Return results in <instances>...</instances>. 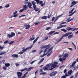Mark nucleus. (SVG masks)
<instances>
[{
    "instance_id": "a878e982",
    "label": "nucleus",
    "mask_w": 78,
    "mask_h": 78,
    "mask_svg": "<svg viewBox=\"0 0 78 78\" xmlns=\"http://www.w3.org/2000/svg\"><path fill=\"white\" fill-rule=\"evenodd\" d=\"M5 67H9L10 66V64L5 63Z\"/></svg>"
},
{
    "instance_id": "4468645a",
    "label": "nucleus",
    "mask_w": 78,
    "mask_h": 78,
    "mask_svg": "<svg viewBox=\"0 0 78 78\" xmlns=\"http://www.w3.org/2000/svg\"><path fill=\"white\" fill-rule=\"evenodd\" d=\"M44 59H44V58H42L41 59L40 61L38 62V64H41V63H42V62H43V61H44Z\"/></svg>"
},
{
    "instance_id": "c9c22d12",
    "label": "nucleus",
    "mask_w": 78,
    "mask_h": 78,
    "mask_svg": "<svg viewBox=\"0 0 78 78\" xmlns=\"http://www.w3.org/2000/svg\"><path fill=\"white\" fill-rule=\"evenodd\" d=\"M27 50H28V49L27 48H26L23 50L22 51H23V53H24V52H25V51H27Z\"/></svg>"
},
{
    "instance_id": "e433bc0d",
    "label": "nucleus",
    "mask_w": 78,
    "mask_h": 78,
    "mask_svg": "<svg viewBox=\"0 0 78 78\" xmlns=\"http://www.w3.org/2000/svg\"><path fill=\"white\" fill-rule=\"evenodd\" d=\"M9 6H10V5L9 4H7L5 6V7L6 8H9Z\"/></svg>"
},
{
    "instance_id": "6e6552de",
    "label": "nucleus",
    "mask_w": 78,
    "mask_h": 78,
    "mask_svg": "<svg viewBox=\"0 0 78 78\" xmlns=\"http://www.w3.org/2000/svg\"><path fill=\"white\" fill-rule=\"evenodd\" d=\"M78 1L76 2L75 1H73L72 3H71V5L70 6V7H72V6H74L75 5H76V3H78Z\"/></svg>"
},
{
    "instance_id": "bf43d9fd",
    "label": "nucleus",
    "mask_w": 78,
    "mask_h": 78,
    "mask_svg": "<svg viewBox=\"0 0 78 78\" xmlns=\"http://www.w3.org/2000/svg\"><path fill=\"white\" fill-rule=\"evenodd\" d=\"M44 5H45V3H44L43 4L42 3L41 4V6H43Z\"/></svg>"
},
{
    "instance_id": "6e6d98bb",
    "label": "nucleus",
    "mask_w": 78,
    "mask_h": 78,
    "mask_svg": "<svg viewBox=\"0 0 78 78\" xmlns=\"http://www.w3.org/2000/svg\"><path fill=\"white\" fill-rule=\"evenodd\" d=\"M23 51H22V52H19L18 54L19 55H22V54H23Z\"/></svg>"
},
{
    "instance_id": "5701e85b",
    "label": "nucleus",
    "mask_w": 78,
    "mask_h": 78,
    "mask_svg": "<svg viewBox=\"0 0 78 78\" xmlns=\"http://www.w3.org/2000/svg\"><path fill=\"white\" fill-rule=\"evenodd\" d=\"M66 30H68V31H70V30H73V28H71L70 27H68L66 28Z\"/></svg>"
},
{
    "instance_id": "49530a36",
    "label": "nucleus",
    "mask_w": 78,
    "mask_h": 78,
    "mask_svg": "<svg viewBox=\"0 0 78 78\" xmlns=\"http://www.w3.org/2000/svg\"><path fill=\"white\" fill-rule=\"evenodd\" d=\"M37 60H35L34 61H32V62H31L30 64H33V63H34V62H36V61H37Z\"/></svg>"
},
{
    "instance_id": "f704fd0d",
    "label": "nucleus",
    "mask_w": 78,
    "mask_h": 78,
    "mask_svg": "<svg viewBox=\"0 0 78 78\" xmlns=\"http://www.w3.org/2000/svg\"><path fill=\"white\" fill-rule=\"evenodd\" d=\"M55 32V31H51L49 32V34H50V35H51V34H52L53 33H54Z\"/></svg>"
},
{
    "instance_id": "aec40b11",
    "label": "nucleus",
    "mask_w": 78,
    "mask_h": 78,
    "mask_svg": "<svg viewBox=\"0 0 78 78\" xmlns=\"http://www.w3.org/2000/svg\"><path fill=\"white\" fill-rule=\"evenodd\" d=\"M6 53V52L5 51H2L0 53V56L1 55H4Z\"/></svg>"
},
{
    "instance_id": "37998d69",
    "label": "nucleus",
    "mask_w": 78,
    "mask_h": 78,
    "mask_svg": "<svg viewBox=\"0 0 78 78\" xmlns=\"http://www.w3.org/2000/svg\"><path fill=\"white\" fill-rule=\"evenodd\" d=\"M52 27H46L45 29L46 30H48L49 29H51Z\"/></svg>"
},
{
    "instance_id": "774afa93",
    "label": "nucleus",
    "mask_w": 78,
    "mask_h": 78,
    "mask_svg": "<svg viewBox=\"0 0 78 78\" xmlns=\"http://www.w3.org/2000/svg\"><path fill=\"white\" fill-rule=\"evenodd\" d=\"M66 76H65L64 75L63 76L61 77V78H66Z\"/></svg>"
},
{
    "instance_id": "7c9ffc66",
    "label": "nucleus",
    "mask_w": 78,
    "mask_h": 78,
    "mask_svg": "<svg viewBox=\"0 0 78 78\" xmlns=\"http://www.w3.org/2000/svg\"><path fill=\"white\" fill-rule=\"evenodd\" d=\"M27 69H28V68H25L22 69L20 70V71L21 72H23V71H25V70H27Z\"/></svg>"
},
{
    "instance_id": "e2e57ef3",
    "label": "nucleus",
    "mask_w": 78,
    "mask_h": 78,
    "mask_svg": "<svg viewBox=\"0 0 78 78\" xmlns=\"http://www.w3.org/2000/svg\"><path fill=\"white\" fill-rule=\"evenodd\" d=\"M68 49H69V50H70L71 51H72L73 50L72 48H68Z\"/></svg>"
},
{
    "instance_id": "4d7b16f0",
    "label": "nucleus",
    "mask_w": 78,
    "mask_h": 78,
    "mask_svg": "<svg viewBox=\"0 0 78 78\" xmlns=\"http://www.w3.org/2000/svg\"><path fill=\"white\" fill-rule=\"evenodd\" d=\"M62 27V28H63L64 27H66V25H61Z\"/></svg>"
},
{
    "instance_id": "a18cd8bd",
    "label": "nucleus",
    "mask_w": 78,
    "mask_h": 78,
    "mask_svg": "<svg viewBox=\"0 0 78 78\" xmlns=\"http://www.w3.org/2000/svg\"><path fill=\"white\" fill-rule=\"evenodd\" d=\"M24 11V10L23 9H20L19 11L20 12H23V11Z\"/></svg>"
},
{
    "instance_id": "b1692460",
    "label": "nucleus",
    "mask_w": 78,
    "mask_h": 78,
    "mask_svg": "<svg viewBox=\"0 0 78 78\" xmlns=\"http://www.w3.org/2000/svg\"><path fill=\"white\" fill-rule=\"evenodd\" d=\"M39 39V37H37L36 39H35L33 41V44H34L36 42L37 40Z\"/></svg>"
},
{
    "instance_id": "c03bdc74",
    "label": "nucleus",
    "mask_w": 78,
    "mask_h": 78,
    "mask_svg": "<svg viewBox=\"0 0 78 78\" xmlns=\"http://www.w3.org/2000/svg\"><path fill=\"white\" fill-rule=\"evenodd\" d=\"M68 35H69V34H68V33H67L66 34L63 35L64 37H67V36H68Z\"/></svg>"
},
{
    "instance_id": "7ed1b4c3",
    "label": "nucleus",
    "mask_w": 78,
    "mask_h": 78,
    "mask_svg": "<svg viewBox=\"0 0 78 78\" xmlns=\"http://www.w3.org/2000/svg\"><path fill=\"white\" fill-rule=\"evenodd\" d=\"M32 3L33 5V7L34 8V9L35 11H37L39 10L38 8H37L36 7V2L34 1L32 2Z\"/></svg>"
},
{
    "instance_id": "4be33fe9",
    "label": "nucleus",
    "mask_w": 78,
    "mask_h": 78,
    "mask_svg": "<svg viewBox=\"0 0 78 78\" xmlns=\"http://www.w3.org/2000/svg\"><path fill=\"white\" fill-rule=\"evenodd\" d=\"M61 39L60 38L58 40V41H55V44H58L59 42H61Z\"/></svg>"
},
{
    "instance_id": "f8f14e48",
    "label": "nucleus",
    "mask_w": 78,
    "mask_h": 78,
    "mask_svg": "<svg viewBox=\"0 0 78 78\" xmlns=\"http://www.w3.org/2000/svg\"><path fill=\"white\" fill-rule=\"evenodd\" d=\"M31 6H32V4H31V3L29 2L27 3V6H28V7H29V8H32L31 7Z\"/></svg>"
},
{
    "instance_id": "ddd939ff",
    "label": "nucleus",
    "mask_w": 78,
    "mask_h": 78,
    "mask_svg": "<svg viewBox=\"0 0 78 78\" xmlns=\"http://www.w3.org/2000/svg\"><path fill=\"white\" fill-rule=\"evenodd\" d=\"M24 27H26L25 29L27 30L28 29V28H30V25H25L24 26Z\"/></svg>"
},
{
    "instance_id": "69168bd1",
    "label": "nucleus",
    "mask_w": 78,
    "mask_h": 78,
    "mask_svg": "<svg viewBox=\"0 0 78 78\" xmlns=\"http://www.w3.org/2000/svg\"><path fill=\"white\" fill-rule=\"evenodd\" d=\"M15 65H16V67H18V66H19V63H16Z\"/></svg>"
},
{
    "instance_id": "bb28decb",
    "label": "nucleus",
    "mask_w": 78,
    "mask_h": 78,
    "mask_svg": "<svg viewBox=\"0 0 78 78\" xmlns=\"http://www.w3.org/2000/svg\"><path fill=\"white\" fill-rule=\"evenodd\" d=\"M53 53V51H51L49 53L48 55H47V56L48 57L50 55H51V54Z\"/></svg>"
},
{
    "instance_id": "c756f323",
    "label": "nucleus",
    "mask_w": 78,
    "mask_h": 78,
    "mask_svg": "<svg viewBox=\"0 0 78 78\" xmlns=\"http://www.w3.org/2000/svg\"><path fill=\"white\" fill-rule=\"evenodd\" d=\"M23 3L25 4H28V0H26L25 1H24L23 2Z\"/></svg>"
},
{
    "instance_id": "2eb2a0df",
    "label": "nucleus",
    "mask_w": 78,
    "mask_h": 78,
    "mask_svg": "<svg viewBox=\"0 0 78 78\" xmlns=\"http://www.w3.org/2000/svg\"><path fill=\"white\" fill-rule=\"evenodd\" d=\"M73 72V71H72V70H70L68 72V75H70L71 74H72V73Z\"/></svg>"
},
{
    "instance_id": "2f4dec72",
    "label": "nucleus",
    "mask_w": 78,
    "mask_h": 78,
    "mask_svg": "<svg viewBox=\"0 0 78 78\" xmlns=\"http://www.w3.org/2000/svg\"><path fill=\"white\" fill-rule=\"evenodd\" d=\"M74 9H75V8H73V9L72 10L69 12V14H70L71 13H72V12L73 11V10H74Z\"/></svg>"
},
{
    "instance_id": "a211bd4d",
    "label": "nucleus",
    "mask_w": 78,
    "mask_h": 78,
    "mask_svg": "<svg viewBox=\"0 0 78 78\" xmlns=\"http://www.w3.org/2000/svg\"><path fill=\"white\" fill-rule=\"evenodd\" d=\"M19 56V55L18 54H13L12 55V57H16L17 58Z\"/></svg>"
},
{
    "instance_id": "f257e3e1",
    "label": "nucleus",
    "mask_w": 78,
    "mask_h": 78,
    "mask_svg": "<svg viewBox=\"0 0 78 78\" xmlns=\"http://www.w3.org/2000/svg\"><path fill=\"white\" fill-rule=\"evenodd\" d=\"M63 58H60V61L61 62L62 61H65L66 60V58L69 56V54L67 53H65L63 55Z\"/></svg>"
},
{
    "instance_id": "5fc2aeb1",
    "label": "nucleus",
    "mask_w": 78,
    "mask_h": 78,
    "mask_svg": "<svg viewBox=\"0 0 78 78\" xmlns=\"http://www.w3.org/2000/svg\"><path fill=\"white\" fill-rule=\"evenodd\" d=\"M24 16H25V15H23L21 16H20L19 17V18H20V17H24Z\"/></svg>"
},
{
    "instance_id": "72a5a7b5",
    "label": "nucleus",
    "mask_w": 78,
    "mask_h": 78,
    "mask_svg": "<svg viewBox=\"0 0 78 78\" xmlns=\"http://www.w3.org/2000/svg\"><path fill=\"white\" fill-rule=\"evenodd\" d=\"M50 66H51V65L50 64H48L46 65V67L48 69V68H49Z\"/></svg>"
},
{
    "instance_id": "c85d7f7f",
    "label": "nucleus",
    "mask_w": 78,
    "mask_h": 78,
    "mask_svg": "<svg viewBox=\"0 0 78 78\" xmlns=\"http://www.w3.org/2000/svg\"><path fill=\"white\" fill-rule=\"evenodd\" d=\"M53 47H51L49 49H48V50L47 51V52L48 53V52H49V51H50L52 49H53Z\"/></svg>"
},
{
    "instance_id": "8fccbe9b",
    "label": "nucleus",
    "mask_w": 78,
    "mask_h": 78,
    "mask_svg": "<svg viewBox=\"0 0 78 78\" xmlns=\"http://www.w3.org/2000/svg\"><path fill=\"white\" fill-rule=\"evenodd\" d=\"M41 75H45L47 74V73L44 72V73H40Z\"/></svg>"
},
{
    "instance_id": "f03ea898",
    "label": "nucleus",
    "mask_w": 78,
    "mask_h": 78,
    "mask_svg": "<svg viewBox=\"0 0 78 78\" xmlns=\"http://www.w3.org/2000/svg\"><path fill=\"white\" fill-rule=\"evenodd\" d=\"M58 63L56 62H54L53 64H52L51 67L49 68V70H53L54 68H55L57 66V64H58Z\"/></svg>"
},
{
    "instance_id": "423d86ee",
    "label": "nucleus",
    "mask_w": 78,
    "mask_h": 78,
    "mask_svg": "<svg viewBox=\"0 0 78 78\" xmlns=\"http://www.w3.org/2000/svg\"><path fill=\"white\" fill-rule=\"evenodd\" d=\"M57 73V72L56 71H53L49 74V76H55V75H56Z\"/></svg>"
},
{
    "instance_id": "9b49d317",
    "label": "nucleus",
    "mask_w": 78,
    "mask_h": 78,
    "mask_svg": "<svg viewBox=\"0 0 78 78\" xmlns=\"http://www.w3.org/2000/svg\"><path fill=\"white\" fill-rule=\"evenodd\" d=\"M76 63V62H74L72 64V65L70 66V67H71V68H72V67L75 68V66H74V65H75V64Z\"/></svg>"
},
{
    "instance_id": "680f3d73",
    "label": "nucleus",
    "mask_w": 78,
    "mask_h": 78,
    "mask_svg": "<svg viewBox=\"0 0 78 78\" xmlns=\"http://www.w3.org/2000/svg\"><path fill=\"white\" fill-rule=\"evenodd\" d=\"M35 1H36L37 4L39 3V0H35Z\"/></svg>"
},
{
    "instance_id": "473e14b6",
    "label": "nucleus",
    "mask_w": 78,
    "mask_h": 78,
    "mask_svg": "<svg viewBox=\"0 0 78 78\" xmlns=\"http://www.w3.org/2000/svg\"><path fill=\"white\" fill-rule=\"evenodd\" d=\"M43 69L44 70H48V69L46 66L43 68Z\"/></svg>"
},
{
    "instance_id": "1a4fd4ad",
    "label": "nucleus",
    "mask_w": 78,
    "mask_h": 78,
    "mask_svg": "<svg viewBox=\"0 0 78 78\" xmlns=\"http://www.w3.org/2000/svg\"><path fill=\"white\" fill-rule=\"evenodd\" d=\"M17 11H15V12H14L13 13V16L14 17H17V16H18V15L17 14Z\"/></svg>"
},
{
    "instance_id": "09e8293b",
    "label": "nucleus",
    "mask_w": 78,
    "mask_h": 78,
    "mask_svg": "<svg viewBox=\"0 0 78 78\" xmlns=\"http://www.w3.org/2000/svg\"><path fill=\"white\" fill-rule=\"evenodd\" d=\"M8 42H9V41L8 40H6L4 42V44H7Z\"/></svg>"
},
{
    "instance_id": "de8ad7c7",
    "label": "nucleus",
    "mask_w": 78,
    "mask_h": 78,
    "mask_svg": "<svg viewBox=\"0 0 78 78\" xmlns=\"http://www.w3.org/2000/svg\"><path fill=\"white\" fill-rule=\"evenodd\" d=\"M73 20V18L69 20L67 22V23H69V22H70V21H72V20Z\"/></svg>"
},
{
    "instance_id": "79ce46f5",
    "label": "nucleus",
    "mask_w": 78,
    "mask_h": 78,
    "mask_svg": "<svg viewBox=\"0 0 78 78\" xmlns=\"http://www.w3.org/2000/svg\"><path fill=\"white\" fill-rule=\"evenodd\" d=\"M61 31H63L64 32H67V30H66L64 29H62L61 30Z\"/></svg>"
},
{
    "instance_id": "412c9836",
    "label": "nucleus",
    "mask_w": 78,
    "mask_h": 78,
    "mask_svg": "<svg viewBox=\"0 0 78 78\" xmlns=\"http://www.w3.org/2000/svg\"><path fill=\"white\" fill-rule=\"evenodd\" d=\"M41 19H47V17L46 16H44L41 17Z\"/></svg>"
},
{
    "instance_id": "0e129e2a",
    "label": "nucleus",
    "mask_w": 78,
    "mask_h": 78,
    "mask_svg": "<svg viewBox=\"0 0 78 78\" xmlns=\"http://www.w3.org/2000/svg\"><path fill=\"white\" fill-rule=\"evenodd\" d=\"M36 50H33L31 52L32 53H34V52H36Z\"/></svg>"
},
{
    "instance_id": "dca6fc26",
    "label": "nucleus",
    "mask_w": 78,
    "mask_h": 78,
    "mask_svg": "<svg viewBox=\"0 0 78 78\" xmlns=\"http://www.w3.org/2000/svg\"><path fill=\"white\" fill-rule=\"evenodd\" d=\"M27 8H28V7H27V5H25L23 6V9L24 10H26L27 9Z\"/></svg>"
},
{
    "instance_id": "a19ab883",
    "label": "nucleus",
    "mask_w": 78,
    "mask_h": 78,
    "mask_svg": "<svg viewBox=\"0 0 78 78\" xmlns=\"http://www.w3.org/2000/svg\"><path fill=\"white\" fill-rule=\"evenodd\" d=\"M14 41H11L9 43V45H12V44L14 43Z\"/></svg>"
},
{
    "instance_id": "052dcab7",
    "label": "nucleus",
    "mask_w": 78,
    "mask_h": 78,
    "mask_svg": "<svg viewBox=\"0 0 78 78\" xmlns=\"http://www.w3.org/2000/svg\"><path fill=\"white\" fill-rule=\"evenodd\" d=\"M64 65L61 66L60 67V69H62V68H64Z\"/></svg>"
},
{
    "instance_id": "cd10ccee",
    "label": "nucleus",
    "mask_w": 78,
    "mask_h": 78,
    "mask_svg": "<svg viewBox=\"0 0 78 78\" xmlns=\"http://www.w3.org/2000/svg\"><path fill=\"white\" fill-rule=\"evenodd\" d=\"M73 34L71 35H69L68 37V39H70V38H72V37H73Z\"/></svg>"
},
{
    "instance_id": "9d476101",
    "label": "nucleus",
    "mask_w": 78,
    "mask_h": 78,
    "mask_svg": "<svg viewBox=\"0 0 78 78\" xmlns=\"http://www.w3.org/2000/svg\"><path fill=\"white\" fill-rule=\"evenodd\" d=\"M49 45H45V46H42L41 47V48H48H48H49Z\"/></svg>"
},
{
    "instance_id": "864d4df0",
    "label": "nucleus",
    "mask_w": 78,
    "mask_h": 78,
    "mask_svg": "<svg viewBox=\"0 0 78 78\" xmlns=\"http://www.w3.org/2000/svg\"><path fill=\"white\" fill-rule=\"evenodd\" d=\"M62 28L61 25V26H59L58 27H57V29H59L60 28Z\"/></svg>"
},
{
    "instance_id": "f3484780",
    "label": "nucleus",
    "mask_w": 78,
    "mask_h": 78,
    "mask_svg": "<svg viewBox=\"0 0 78 78\" xmlns=\"http://www.w3.org/2000/svg\"><path fill=\"white\" fill-rule=\"evenodd\" d=\"M35 39V37H34V36H33L32 37H31L30 39H29V41H33L34 39Z\"/></svg>"
},
{
    "instance_id": "393cba45",
    "label": "nucleus",
    "mask_w": 78,
    "mask_h": 78,
    "mask_svg": "<svg viewBox=\"0 0 78 78\" xmlns=\"http://www.w3.org/2000/svg\"><path fill=\"white\" fill-rule=\"evenodd\" d=\"M28 74V72H27L23 76L21 77V78H25V76H26V75Z\"/></svg>"
},
{
    "instance_id": "20e7f679",
    "label": "nucleus",
    "mask_w": 78,
    "mask_h": 78,
    "mask_svg": "<svg viewBox=\"0 0 78 78\" xmlns=\"http://www.w3.org/2000/svg\"><path fill=\"white\" fill-rule=\"evenodd\" d=\"M15 33L14 32H11V34H8L7 35V37L9 38H11L13 36H15Z\"/></svg>"
},
{
    "instance_id": "4c0bfd02",
    "label": "nucleus",
    "mask_w": 78,
    "mask_h": 78,
    "mask_svg": "<svg viewBox=\"0 0 78 78\" xmlns=\"http://www.w3.org/2000/svg\"><path fill=\"white\" fill-rule=\"evenodd\" d=\"M13 17V15H10L9 16V18L10 19H12V18Z\"/></svg>"
},
{
    "instance_id": "0eeeda50",
    "label": "nucleus",
    "mask_w": 78,
    "mask_h": 78,
    "mask_svg": "<svg viewBox=\"0 0 78 78\" xmlns=\"http://www.w3.org/2000/svg\"><path fill=\"white\" fill-rule=\"evenodd\" d=\"M22 73L20 72H18L16 73V74L18 76V78H22L21 76H22Z\"/></svg>"
},
{
    "instance_id": "58836bf2",
    "label": "nucleus",
    "mask_w": 78,
    "mask_h": 78,
    "mask_svg": "<svg viewBox=\"0 0 78 78\" xmlns=\"http://www.w3.org/2000/svg\"><path fill=\"white\" fill-rule=\"evenodd\" d=\"M48 37H46L45 38H44L43 39V41H46V40H47L48 39Z\"/></svg>"
},
{
    "instance_id": "39448f33",
    "label": "nucleus",
    "mask_w": 78,
    "mask_h": 78,
    "mask_svg": "<svg viewBox=\"0 0 78 78\" xmlns=\"http://www.w3.org/2000/svg\"><path fill=\"white\" fill-rule=\"evenodd\" d=\"M48 50V48H46L44 50L43 52L44 54L40 56V57L41 58H43V57H44V56H45L47 55V53H46L45 54V52H46V51H47Z\"/></svg>"
},
{
    "instance_id": "ea45409f",
    "label": "nucleus",
    "mask_w": 78,
    "mask_h": 78,
    "mask_svg": "<svg viewBox=\"0 0 78 78\" xmlns=\"http://www.w3.org/2000/svg\"><path fill=\"white\" fill-rule=\"evenodd\" d=\"M62 15H63V14H62L59 16H57V17L56 18V19H59V17H61V16H62Z\"/></svg>"
},
{
    "instance_id": "13d9d810",
    "label": "nucleus",
    "mask_w": 78,
    "mask_h": 78,
    "mask_svg": "<svg viewBox=\"0 0 78 78\" xmlns=\"http://www.w3.org/2000/svg\"><path fill=\"white\" fill-rule=\"evenodd\" d=\"M3 70H6V67L5 66H4L3 67Z\"/></svg>"
},
{
    "instance_id": "3c124183",
    "label": "nucleus",
    "mask_w": 78,
    "mask_h": 78,
    "mask_svg": "<svg viewBox=\"0 0 78 78\" xmlns=\"http://www.w3.org/2000/svg\"><path fill=\"white\" fill-rule=\"evenodd\" d=\"M4 48V47H2V46H0V49L1 50H3Z\"/></svg>"
},
{
    "instance_id": "6ab92c4d",
    "label": "nucleus",
    "mask_w": 78,
    "mask_h": 78,
    "mask_svg": "<svg viewBox=\"0 0 78 78\" xmlns=\"http://www.w3.org/2000/svg\"><path fill=\"white\" fill-rule=\"evenodd\" d=\"M34 68V67H29L27 70V72H30V70H31V69H33Z\"/></svg>"
},
{
    "instance_id": "338daca9",
    "label": "nucleus",
    "mask_w": 78,
    "mask_h": 78,
    "mask_svg": "<svg viewBox=\"0 0 78 78\" xmlns=\"http://www.w3.org/2000/svg\"><path fill=\"white\" fill-rule=\"evenodd\" d=\"M52 21H54L55 20V17H53L52 19L51 20Z\"/></svg>"
},
{
    "instance_id": "603ef678",
    "label": "nucleus",
    "mask_w": 78,
    "mask_h": 78,
    "mask_svg": "<svg viewBox=\"0 0 78 78\" xmlns=\"http://www.w3.org/2000/svg\"><path fill=\"white\" fill-rule=\"evenodd\" d=\"M32 46H30L29 47H28L27 48V50H28V49H31V48H32Z\"/></svg>"
}]
</instances>
